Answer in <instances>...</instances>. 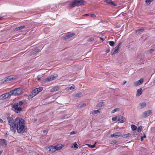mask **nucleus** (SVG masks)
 Segmentation results:
<instances>
[{
    "mask_svg": "<svg viewBox=\"0 0 155 155\" xmlns=\"http://www.w3.org/2000/svg\"><path fill=\"white\" fill-rule=\"evenodd\" d=\"M7 120L9 125L10 131L14 134L16 132L19 134L26 132L27 127L24 120L19 117H17L15 119L10 117H8Z\"/></svg>",
    "mask_w": 155,
    "mask_h": 155,
    "instance_id": "obj_1",
    "label": "nucleus"
},
{
    "mask_svg": "<svg viewBox=\"0 0 155 155\" xmlns=\"http://www.w3.org/2000/svg\"><path fill=\"white\" fill-rule=\"evenodd\" d=\"M24 104V102L22 101H20L18 102L13 104H12V107L15 113H19L22 110V107Z\"/></svg>",
    "mask_w": 155,
    "mask_h": 155,
    "instance_id": "obj_2",
    "label": "nucleus"
},
{
    "mask_svg": "<svg viewBox=\"0 0 155 155\" xmlns=\"http://www.w3.org/2000/svg\"><path fill=\"white\" fill-rule=\"evenodd\" d=\"M43 90L42 87H39L35 89L30 94L28 97V99H30L35 97L39 93L41 92Z\"/></svg>",
    "mask_w": 155,
    "mask_h": 155,
    "instance_id": "obj_3",
    "label": "nucleus"
},
{
    "mask_svg": "<svg viewBox=\"0 0 155 155\" xmlns=\"http://www.w3.org/2000/svg\"><path fill=\"white\" fill-rule=\"evenodd\" d=\"M23 92L21 89L20 88H15L14 90L9 92L11 95H18L22 94Z\"/></svg>",
    "mask_w": 155,
    "mask_h": 155,
    "instance_id": "obj_4",
    "label": "nucleus"
},
{
    "mask_svg": "<svg viewBox=\"0 0 155 155\" xmlns=\"http://www.w3.org/2000/svg\"><path fill=\"white\" fill-rule=\"evenodd\" d=\"M7 145V141L3 139H0V145L2 146V148H5Z\"/></svg>",
    "mask_w": 155,
    "mask_h": 155,
    "instance_id": "obj_5",
    "label": "nucleus"
},
{
    "mask_svg": "<svg viewBox=\"0 0 155 155\" xmlns=\"http://www.w3.org/2000/svg\"><path fill=\"white\" fill-rule=\"evenodd\" d=\"M46 149L49 151L51 153H53L56 151V148L55 146H49L46 147Z\"/></svg>",
    "mask_w": 155,
    "mask_h": 155,
    "instance_id": "obj_6",
    "label": "nucleus"
},
{
    "mask_svg": "<svg viewBox=\"0 0 155 155\" xmlns=\"http://www.w3.org/2000/svg\"><path fill=\"white\" fill-rule=\"evenodd\" d=\"M121 44V43H119L117 45L115 48H114L112 51V54L114 55L117 53L118 52V50L120 48V46Z\"/></svg>",
    "mask_w": 155,
    "mask_h": 155,
    "instance_id": "obj_7",
    "label": "nucleus"
},
{
    "mask_svg": "<svg viewBox=\"0 0 155 155\" xmlns=\"http://www.w3.org/2000/svg\"><path fill=\"white\" fill-rule=\"evenodd\" d=\"M58 77V75H55L54 76V75H51L49 77L47 78L45 80V83H46L48 82L51 81L55 78H56Z\"/></svg>",
    "mask_w": 155,
    "mask_h": 155,
    "instance_id": "obj_8",
    "label": "nucleus"
},
{
    "mask_svg": "<svg viewBox=\"0 0 155 155\" xmlns=\"http://www.w3.org/2000/svg\"><path fill=\"white\" fill-rule=\"evenodd\" d=\"M152 113V112L151 110L146 111L143 113L142 117L143 118H146L150 116Z\"/></svg>",
    "mask_w": 155,
    "mask_h": 155,
    "instance_id": "obj_9",
    "label": "nucleus"
},
{
    "mask_svg": "<svg viewBox=\"0 0 155 155\" xmlns=\"http://www.w3.org/2000/svg\"><path fill=\"white\" fill-rule=\"evenodd\" d=\"M11 95V94L9 93V92L8 93H6L3 94H2L0 96V99H5L8 98L9 96Z\"/></svg>",
    "mask_w": 155,
    "mask_h": 155,
    "instance_id": "obj_10",
    "label": "nucleus"
},
{
    "mask_svg": "<svg viewBox=\"0 0 155 155\" xmlns=\"http://www.w3.org/2000/svg\"><path fill=\"white\" fill-rule=\"evenodd\" d=\"M77 0H74V1L71 2L69 4L70 7L73 8L77 5Z\"/></svg>",
    "mask_w": 155,
    "mask_h": 155,
    "instance_id": "obj_11",
    "label": "nucleus"
},
{
    "mask_svg": "<svg viewBox=\"0 0 155 155\" xmlns=\"http://www.w3.org/2000/svg\"><path fill=\"white\" fill-rule=\"evenodd\" d=\"M122 135V134L120 132H116L111 135V137L117 138L121 136Z\"/></svg>",
    "mask_w": 155,
    "mask_h": 155,
    "instance_id": "obj_12",
    "label": "nucleus"
},
{
    "mask_svg": "<svg viewBox=\"0 0 155 155\" xmlns=\"http://www.w3.org/2000/svg\"><path fill=\"white\" fill-rule=\"evenodd\" d=\"M143 81V80L142 78H141L140 80L134 83V86H137L141 84Z\"/></svg>",
    "mask_w": 155,
    "mask_h": 155,
    "instance_id": "obj_13",
    "label": "nucleus"
},
{
    "mask_svg": "<svg viewBox=\"0 0 155 155\" xmlns=\"http://www.w3.org/2000/svg\"><path fill=\"white\" fill-rule=\"evenodd\" d=\"M104 2L112 5L116 6L117 5L114 3L111 0H104Z\"/></svg>",
    "mask_w": 155,
    "mask_h": 155,
    "instance_id": "obj_14",
    "label": "nucleus"
},
{
    "mask_svg": "<svg viewBox=\"0 0 155 155\" xmlns=\"http://www.w3.org/2000/svg\"><path fill=\"white\" fill-rule=\"evenodd\" d=\"M118 120L120 123H123L126 121V119L123 116H120Z\"/></svg>",
    "mask_w": 155,
    "mask_h": 155,
    "instance_id": "obj_15",
    "label": "nucleus"
},
{
    "mask_svg": "<svg viewBox=\"0 0 155 155\" xmlns=\"http://www.w3.org/2000/svg\"><path fill=\"white\" fill-rule=\"evenodd\" d=\"M78 6L83 5L85 1L83 0H77Z\"/></svg>",
    "mask_w": 155,
    "mask_h": 155,
    "instance_id": "obj_16",
    "label": "nucleus"
},
{
    "mask_svg": "<svg viewBox=\"0 0 155 155\" xmlns=\"http://www.w3.org/2000/svg\"><path fill=\"white\" fill-rule=\"evenodd\" d=\"M59 90V88L58 86H55L53 87L50 90V91L53 92L54 91H56Z\"/></svg>",
    "mask_w": 155,
    "mask_h": 155,
    "instance_id": "obj_17",
    "label": "nucleus"
},
{
    "mask_svg": "<svg viewBox=\"0 0 155 155\" xmlns=\"http://www.w3.org/2000/svg\"><path fill=\"white\" fill-rule=\"evenodd\" d=\"M75 35L74 33H72L70 34H68L65 36V38L66 39H68Z\"/></svg>",
    "mask_w": 155,
    "mask_h": 155,
    "instance_id": "obj_18",
    "label": "nucleus"
},
{
    "mask_svg": "<svg viewBox=\"0 0 155 155\" xmlns=\"http://www.w3.org/2000/svg\"><path fill=\"white\" fill-rule=\"evenodd\" d=\"M142 94V88H140L139 89L137 90L136 96H139Z\"/></svg>",
    "mask_w": 155,
    "mask_h": 155,
    "instance_id": "obj_19",
    "label": "nucleus"
},
{
    "mask_svg": "<svg viewBox=\"0 0 155 155\" xmlns=\"http://www.w3.org/2000/svg\"><path fill=\"white\" fill-rule=\"evenodd\" d=\"M100 111L99 110H94L91 111V114H92V115L97 114L98 113H100Z\"/></svg>",
    "mask_w": 155,
    "mask_h": 155,
    "instance_id": "obj_20",
    "label": "nucleus"
},
{
    "mask_svg": "<svg viewBox=\"0 0 155 155\" xmlns=\"http://www.w3.org/2000/svg\"><path fill=\"white\" fill-rule=\"evenodd\" d=\"M104 102H101L98 103L96 107H101L104 106Z\"/></svg>",
    "mask_w": 155,
    "mask_h": 155,
    "instance_id": "obj_21",
    "label": "nucleus"
},
{
    "mask_svg": "<svg viewBox=\"0 0 155 155\" xmlns=\"http://www.w3.org/2000/svg\"><path fill=\"white\" fill-rule=\"evenodd\" d=\"M55 147L56 148V150H60L62 147V145H57L55 146Z\"/></svg>",
    "mask_w": 155,
    "mask_h": 155,
    "instance_id": "obj_22",
    "label": "nucleus"
},
{
    "mask_svg": "<svg viewBox=\"0 0 155 155\" xmlns=\"http://www.w3.org/2000/svg\"><path fill=\"white\" fill-rule=\"evenodd\" d=\"M25 28V26H22L18 27H17L15 29V31H18L19 30H20L23 28Z\"/></svg>",
    "mask_w": 155,
    "mask_h": 155,
    "instance_id": "obj_23",
    "label": "nucleus"
},
{
    "mask_svg": "<svg viewBox=\"0 0 155 155\" xmlns=\"http://www.w3.org/2000/svg\"><path fill=\"white\" fill-rule=\"evenodd\" d=\"M144 31V29L143 28H141L136 30L135 31L137 33L139 34L140 33L143 32Z\"/></svg>",
    "mask_w": 155,
    "mask_h": 155,
    "instance_id": "obj_24",
    "label": "nucleus"
},
{
    "mask_svg": "<svg viewBox=\"0 0 155 155\" xmlns=\"http://www.w3.org/2000/svg\"><path fill=\"white\" fill-rule=\"evenodd\" d=\"M131 128L132 130L133 131H134L136 130L137 129V126H136L135 125H131Z\"/></svg>",
    "mask_w": 155,
    "mask_h": 155,
    "instance_id": "obj_25",
    "label": "nucleus"
},
{
    "mask_svg": "<svg viewBox=\"0 0 155 155\" xmlns=\"http://www.w3.org/2000/svg\"><path fill=\"white\" fill-rule=\"evenodd\" d=\"M140 105L141 108L145 107L146 105V104L145 102L142 103L140 104Z\"/></svg>",
    "mask_w": 155,
    "mask_h": 155,
    "instance_id": "obj_26",
    "label": "nucleus"
},
{
    "mask_svg": "<svg viewBox=\"0 0 155 155\" xmlns=\"http://www.w3.org/2000/svg\"><path fill=\"white\" fill-rule=\"evenodd\" d=\"M86 104L83 103L82 104H79L78 106V107L79 108H81L83 107H84L86 106Z\"/></svg>",
    "mask_w": 155,
    "mask_h": 155,
    "instance_id": "obj_27",
    "label": "nucleus"
},
{
    "mask_svg": "<svg viewBox=\"0 0 155 155\" xmlns=\"http://www.w3.org/2000/svg\"><path fill=\"white\" fill-rule=\"evenodd\" d=\"M120 110V109L118 108H117L114 109V110H112L111 112L112 113H114L116 111H119Z\"/></svg>",
    "mask_w": 155,
    "mask_h": 155,
    "instance_id": "obj_28",
    "label": "nucleus"
},
{
    "mask_svg": "<svg viewBox=\"0 0 155 155\" xmlns=\"http://www.w3.org/2000/svg\"><path fill=\"white\" fill-rule=\"evenodd\" d=\"M78 145L77 144L76 142H75L73 144L72 147L74 148H76V149L78 147Z\"/></svg>",
    "mask_w": 155,
    "mask_h": 155,
    "instance_id": "obj_29",
    "label": "nucleus"
},
{
    "mask_svg": "<svg viewBox=\"0 0 155 155\" xmlns=\"http://www.w3.org/2000/svg\"><path fill=\"white\" fill-rule=\"evenodd\" d=\"M131 136V134L130 133L125 134L123 135V137L124 138L129 137Z\"/></svg>",
    "mask_w": 155,
    "mask_h": 155,
    "instance_id": "obj_30",
    "label": "nucleus"
},
{
    "mask_svg": "<svg viewBox=\"0 0 155 155\" xmlns=\"http://www.w3.org/2000/svg\"><path fill=\"white\" fill-rule=\"evenodd\" d=\"M81 94H82V93L81 92L76 94L74 95V97H79L80 95H81Z\"/></svg>",
    "mask_w": 155,
    "mask_h": 155,
    "instance_id": "obj_31",
    "label": "nucleus"
},
{
    "mask_svg": "<svg viewBox=\"0 0 155 155\" xmlns=\"http://www.w3.org/2000/svg\"><path fill=\"white\" fill-rule=\"evenodd\" d=\"M153 1V0H146L145 2L147 4L149 5Z\"/></svg>",
    "mask_w": 155,
    "mask_h": 155,
    "instance_id": "obj_32",
    "label": "nucleus"
},
{
    "mask_svg": "<svg viewBox=\"0 0 155 155\" xmlns=\"http://www.w3.org/2000/svg\"><path fill=\"white\" fill-rule=\"evenodd\" d=\"M110 45L111 46H113L114 45L115 43L114 41H110L109 42Z\"/></svg>",
    "mask_w": 155,
    "mask_h": 155,
    "instance_id": "obj_33",
    "label": "nucleus"
},
{
    "mask_svg": "<svg viewBox=\"0 0 155 155\" xmlns=\"http://www.w3.org/2000/svg\"><path fill=\"white\" fill-rule=\"evenodd\" d=\"M142 126L139 127L137 128V131L139 133L140 132L142 131Z\"/></svg>",
    "mask_w": 155,
    "mask_h": 155,
    "instance_id": "obj_34",
    "label": "nucleus"
},
{
    "mask_svg": "<svg viewBox=\"0 0 155 155\" xmlns=\"http://www.w3.org/2000/svg\"><path fill=\"white\" fill-rule=\"evenodd\" d=\"M88 145L89 147H91V148H94L95 147V144H94V145H89V144H88Z\"/></svg>",
    "mask_w": 155,
    "mask_h": 155,
    "instance_id": "obj_35",
    "label": "nucleus"
},
{
    "mask_svg": "<svg viewBox=\"0 0 155 155\" xmlns=\"http://www.w3.org/2000/svg\"><path fill=\"white\" fill-rule=\"evenodd\" d=\"M75 88V87L73 86H71V87H70L69 88V89L70 90H72L74 89Z\"/></svg>",
    "mask_w": 155,
    "mask_h": 155,
    "instance_id": "obj_36",
    "label": "nucleus"
},
{
    "mask_svg": "<svg viewBox=\"0 0 155 155\" xmlns=\"http://www.w3.org/2000/svg\"><path fill=\"white\" fill-rule=\"evenodd\" d=\"M77 132L75 131H73L70 133V135H72L76 134Z\"/></svg>",
    "mask_w": 155,
    "mask_h": 155,
    "instance_id": "obj_37",
    "label": "nucleus"
},
{
    "mask_svg": "<svg viewBox=\"0 0 155 155\" xmlns=\"http://www.w3.org/2000/svg\"><path fill=\"white\" fill-rule=\"evenodd\" d=\"M117 119V117H113L112 118V120L114 121H115Z\"/></svg>",
    "mask_w": 155,
    "mask_h": 155,
    "instance_id": "obj_38",
    "label": "nucleus"
},
{
    "mask_svg": "<svg viewBox=\"0 0 155 155\" xmlns=\"http://www.w3.org/2000/svg\"><path fill=\"white\" fill-rule=\"evenodd\" d=\"M94 40V39L93 38H91L89 39V40H87L88 42H90V41H93Z\"/></svg>",
    "mask_w": 155,
    "mask_h": 155,
    "instance_id": "obj_39",
    "label": "nucleus"
},
{
    "mask_svg": "<svg viewBox=\"0 0 155 155\" xmlns=\"http://www.w3.org/2000/svg\"><path fill=\"white\" fill-rule=\"evenodd\" d=\"M12 79V78H11V77H9L7 78V80H6L10 81L13 80Z\"/></svg>",
    "mask_w": 155,
    "mask_h": 155,
    "instance_id": "obj_40",
    "label": "nucleus"
},
{
    "mask_svg": "<svg viewBox=\"0 0 155 155\" xmlns=\"http://www.w3.org/2000/svg\"><path fill=\"white\" fill-rule=\"evenodd\" d=\"M154 51V49H150L149 50V51L150 53H152Z\"/></svg>",
    "mask_w": 155,
    "mask_h": 155,
    "instance_id": "obj_41",
    "label": "nucleus"
},
{
    "mask_svg": "<svg viewBox=\"0 0 155 155\" xmlns=\"http://www.w3.org/2000/svg\"><path fill=\"white\" fill-rule=\"evenodd\" d=\"M91 16L92 18H95L96 17V16L94 14H91Z\"/></svg>",
    "mask_w": 155,
    "mask_h": 155,
    "instance_id": "obj_42",
    "label": "nucleus"
},
{
    "mask_svg": "<svg viewBox=\"0 0 155 155\" xmlns=\"http://www.w3.org/2000/svg\"><path fill=\"white\" fill-rule=\"evenodd\" d=\"M48 131V129H45L43 130V133H45L46 132H47Z\"/></svg>",
    "mask_w": 155,
    "mask_h": 155,
    "instance_id": "obj_43",
    "label": "nucleus"
},
{
    "mask_svg": "<svg viewBox=\"0 0 155 155\" xmlns=\"http://www.w3.org/2000/svg\"><path fill=\"white\" fill-rule=\"evenodd\" d=\"M109 51H110V49H107L106 50V51H105V52H106V53H108V52H109Z\"/></svg>",
    "mask_w": 155,
    "mask_h": 155,
    "instance_id": "obj_44",
    "label": "nucleus"
},
{
    "mask_svg": "<svg viewBox=\"0 0 155 155\" xmlns=\"http://www.w3.org/2000/svg\"><path fill=\"white\" fill-rule=\"evenodd\" d=\"M37 121V119H36V118L34 119H33V121L34 122H36Z\"/></svg>",
    "mask_w": 155,
    "mask_h": 155,
    "instance_id": "obj_45",
    "label": "nucleus"
},
{
    "mask_svg": "<svg viewBox=\"0 0 155 155\" xmlns=\"http://www.w3.org/2000/svg\"><path fill=\"white\" fill-rule=\"evenodd\" d=\"M3 122V120L2 119L0 118V123H2Z\"/></svg>",
    "mask_w": 155,
    "mask_h": 155,
    "instance_id": "obj_46",
    "label": "nucleus"
},
{
    "mask_svg": "<svg viewBox=\"0 0 155 155\" xmlns=\"http://www.w3.org/2000/svg\"><path fill=\"white\" fill-rule=\"evenodd\" d=\"M89 15L88 14H86L83 15V16H88Z\"/></svg>",
    "mask_w": 155,
    "mask_h": 155,
    "instance_id": "obj_47",
    "label": "nucleus"
},
{
    "mask_svg": "<svg viewBox=\"0 0 155 155\" xmlns=\"http://www.w3.org/2000/svg\"><path fill=\"white\" fill-rule=\"evenodd\" d=\"M126 83H127V81H124L123 84H125Z\"/></svg>",
    "mask_w": 155,
    "mask_h": 155,
    "instance_id": "obj_48",
    "label": "nucleus"
},
{
    "mask_svg": "<svg viewBox=\"0 0 155 155\" xmlns=\"http://www.w3.org/2000/svg\"><path fill=\"white\" fill-rule=\"evenodd\" d=\"M143 137H141V141H143Z\"/></svg>",
    "mask_w": 155,
    "mask_h": 155,
    "instance_id": "obj_49",
    "label": "nucleus"
},
{
    "mask_svg": "<svg viewBox=\"0 0 155 155\" xmlns=\"http://www.w3.org/2000/svg\"><path fill=\"white\" fill-rule=\"evenodd\" d=\"M143 137V138H145L146 137V136L145 135V134H144V135L143 136V137Z\"/></svg>",
    "mask_w": 155,
    "mask_h": 155,
    "instance_id": "obj_50",
    "label": "nucleus"
},
{
    "mask_svg": "<svg viewBox=\"0 0 155 155\" xmlns=\"http://www.w3.org/2000/svg\"><path fill=\"white\" fill-rule=\"evenodd\" d=\"M38 81H40V80H41V78H38Z\"/></svg>",
    "mask_w": 155,
    "mask_h": 155,
    "instance_id": "obj_51",
    "label": "nucleus"
},
{
    "mask_svg": "<svg viewBox=\"0 0 155 155\" xmlns=\"http://www.w3.org/2000/svg\"><path fill=\"white\" fill-rule=\"evenodd\" d=\"M3 17H0V21L2 20L3 19Z\"/></svg>",
    "mask_w": 155,
    "mask_h": 155,
    "instance_id": "obj_52",
    "label": "nucleus"
},
{
    "mask_svg": "<svg viewBox=\"0 0 155 155\" xmlns=\"http://www.w3.org/2000/svg\"><path fill=\"white\" fill-rule=\"evenodd\" d=\"M40 49L39 48L37 49L36 50L37 52H38L39 51Z\"/></svg>",
    "mask_w": 155,
    "mask_h": 155,
    "instance_id": "obj_53",
    "label": "nucleus"
},
{
    "mask_svg": "<svg viewBox=\"0 0 155 155\" xmlns=\"http://www.w3.org/2000/svg\"><path fill=\"white\" fill-rule=\"evenodd\" d=\"M2 152V151H0V154H1Z\"/></svg>",
    "mask_w": 155,
    "mask_h": 155,
    "instance_id": "obj_54",
    "label": "nucleus"
},
{
    "mask_svg": "<svg viewBox=\"0 0 155 155\" xmlns=\"http://www.w3.org/2000/svg\"><path fill=\"white\" fill-rule=\"evenodd\" d=\"M100 39L102 40H103V38H101Z\"/></svg>",
    "mask_w": 155,
    "mask_h": 155,
    "instance_id": "obj_55",
    "label": "nucleus"
},
{
    "mask_svg": "<svg viewBox=\"0 0 155 155\" xmlns=\"http://www.w3.org/2000/svg\"><path fill=\"white\" fill-rule=\"evenodd\" d=\"M6 134L7 135H8V132L6 133Z\"/></svg>",
    "mask_w": 155,
    "mask_h": 155,
    "instance_id": "obj_56",
    "label": "nucleus"
},
{
    "mask_svg": "<svg viewBox=\"0 0 155 155\" xmlns=\"http://www.w3.org/2000/svg\"><path fill=\"white\" fill-rule=\"evenodd\" d=\"M154 82L155 83V79L154 80Z\"/></svg>",
    "mask_w": 155,
    "mask_h": 155,
    "instance_id": "obj_57",
    "label": "nucleus"
}]
</instances>
